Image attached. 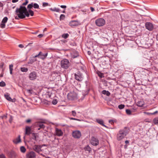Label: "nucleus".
I'll list each match as a JSON object with an SVG mask.
<instances>
[{
	"label": "nucleus",
	"mask_w": 158,
	"mask_h": 158,
	"mask_svg": "<svg viewBox=\"0 0 158 158\" xmlns=\"http://www.w3.org/2000/svg\"><path fill=\"white\" fill-rule=\"evenodd\" d=\"M36 61V59H35L33 57L31 59H30L28 62V64H32L33 62Z\"/></svg>",
	"instance_id": "cd10ccee"
},
{
	"label": "nucleus",
	"mask_w": 158,
	"mask_h": 158,
	"mask_svg": "<svg viewBox=\"0 0 158 158\" xmlns=\"http://www.w3.org/2000/svg\"><path fill=\"white\" fill-rule=\"evenodd\" d=\"M12 120V117H11L10 119L9 120V121L10 123H11Z\"/></svg>",
	"instance_id": "4d7b16f0"
},
{
	"label": "nucleus",
	"mask_w": 158,
	"mask_h": 158,
	"mask_svg": "<svg viewBox=\"0 0 158 158\" xmlns=\"http://www.w3.org/2000/svg\"><path fill=\"white\" fill-rule=\"evenodd\" d=\"M56 134L58 136H61L63 135V132L61 130L57 128H55Z\"/></svg>",
	"instance_id": "dca6fc26"
},
{
	"label": "nucleus",
	"mask_w": 158,
	"mask_h": 158,
	"mask_svg": "<svg viewBox=\"0 0 158 158\" xmlns=\"http://www.w3.org/2000/svg\"><path fill=\"white\" fill-rule=\"evenodd\" d=\"M74 76L75 79L79 81H81L83 79V75L80 72H78L77 73H75Z\"/></svg>",
	"instance_id": "39448f33"
},
{
	"label": "nucleus",
	"mask_w": 158,
	"mask_h": 158,
	"mask_svg": "<svg viewBox=\"0 0 158 158\" xmlns=\"http://www.w3.org/2000/svg\"><path fill=\"white\" fill-rule=\"evenodd\" d=\"M32 7H34L35 9H40L39 5L36 3L32 2L28 4L27 6L28 9H31Z\"/></svg>",
	"instance_id": "1a4fd4ad"
},
{
	"label": "nucleus",
	"mask_w": 158,
	"mask_h": 158,
	"mask_svg": "<svg viewBox=\"0 0 158 158\" xmlns=\"http://www.w3.org/2000/svg\"><path fill=\"white\" fill-rule=\"evenodd\" d=\"M37 135L36 133H32V139L36 141Z\"/></svg>",
	"instance_id": "7c9ffc66"
},
{
	"label": "nucleus",
	"mask_w": 158,
	"mask_h": 158,
	"mask_svg": "<svg viewBox=\"0 0 158 158\" xmlns=\"http://www.w3.org/2000/svg\"><path fill=\"white\" fill-rule=\"evenodd\" d=\"M27 90V92L28 93H30V94H32V92H31V91H32V90H31V89H28Z\"/></svg>",
	"instance_id": "3c124183"
},
{
	"label": "nucleus",
	"mask_w": 158,
	"mask_h": 158,
	"mask_svg": "<svg viewBox=\"0 0 158 158\" xmlns=\"http://www.w3.org/2000/svg\"><path fill=\"white\" fill-rule=\"evenodd\" d=\"M60 7L62 8L65 9L67 6L65 5H61L60 6Z\"/></svg>",
	"instance_id": "a18cd8bd"
},
{
	"label": "nucleus",
	"mask_w": 158,
	"mask_h": 158,
	"mask_svg": "<svg viewBox=\"0 0 158 158\" xmlns=\"http://www.w3.org/2000/svg\"><path fill=\"white\" fill-rule=\"evenodd\" d=\"M72 135L75 138H79L81 136V133L79 131H75L73 132Z\"/></svg>",
	"instance_id": "9d476101"
},
{
	"label": "nucleus",
	"mask_w": 158,
	"mask_h": 158,
	"mask_svg": "<svg viewBox=\"0 0 158 158\" xmlns=\"http://www.w3.org/2000/svg\"><path fill=\"white\" fill-rule=\"evenodd\" d=\"M71 113L72 115L74 117L77 114L75 110L72 111L71 112Z\"/></svg>",
	"instance_id": "ea45409f"
},
{
	"label": "nucleus",
	"mask_w": 158,
	"mask_h": 158,
	"mask_svg": "<svg viewBox=\"0 0 158 158\" xmlns=\"http://www.w3.org/2000/svg\"><path fill=\"white\" fill-rule=\"evenodd\" d=\"M153 122L155 124H158V117L155 118L153 119Z\"/></svg>",
	"instance_id": "473e14b6"
},
{
	"label": "nucleus",
	"mask_w": 158,
	"mask_h": 158,
	"mask_svg": "<svg viewBox=\"0 0 158 158\" xmlns=\"http://www.w3.org/2000/svg\"><path fill=\"white\" fill-rule=\"evenodd\" d=\"M21 152L23 153H24L26 152V149L24 146H21L20 148Z\"/></svg>",
	"instance_id": "a878e982"
},
{
	"label": "nucleus",
	"mask_w": 158,
	"mask_h": 158,
	"mask_svg": "<svg viewBox=\"0 0 158 158\" xmlns=\"http://www.w3.org/2000/svg\"><path fill=\"white\" fill-rule=\"evenodd\" d=\"M69 25L71 26H77L80 25V22L77 20H73L69 23Z\"/></svg>",
	"instance_id": "2eb2a0df"
},
{
	"label": "nucleus",
	"mask_w": 158,
	"mask_h": 158,
	"mask_svg": "<svg viewBox=\"0 0 158 158\" xmlns=\"http://www.w3.org/2000/svg\"><path fill=\"white\" fill-rule=\"evenodd\" d=\"M37 77V74L35 71L31 73L29 76V78L30 80L33 81L35 80Z\"/></svg>",
	"instance_id": "6e6552de"
},
{
	"label": "nucleus",
	"mask_w": 158,
	"mask_h": 158,
	"mask_svg": "<svg viewBox=\"0 0 158 158\" xmlns=\"http://www.w3.org/2000/svg\"><path fill=\"white\" fill-rule=\"evenodd\" d=\"M106 23L105 20L102 18L97 19L95 21L96 25L98 27L103 26Z\"/></svg>",
	"instance_id": "20e7f679"
},
{
	"label": "nucleus",
	"mask_w": 158,
	"mask_h": 158,
	"mask_svg": "<svg viewBox=\"0 0 158 158\" xmlns=\"http://www.w3.org/2000/svg\"><path fill=\"white\" fill-rule=\"evenodd\" d=\"M48 55V53H46L45 54H43L41 52V53L40 55V58L42 59H45Z\"/></svg>",
	"instance_id": "4be33fe9"
},
{
	"label": "nucleus",
	"mask_w": 158,
	"mask_h": 158,
	"mask_svg": "<svg viewBox=\"0 0 158 158\" xmlns=\"http://www.w3.org/2000/svg\"><path fill=\"white\" fill-rule=\"evenodd\" d=\"M91 143L93 145L97 146L99 143L98 140L94 137H92L91 139Z\"/></svg>",
	"instance_id": "f8f14e48"
},
{
	"label": "nucleus",
	"mask_w": 158,
	"mask_h": 158,
	"mask_svg": "<svg viewBox=\"0 0 158 158\" xmlns=\"http://www.w3.org/2000/svg\"><path fill=\"white\" fill-rule=\"evenodd\" d=\"M143 105V103H141V104L139 105V106H140V107H141V106H142Z\"/></svg>",
	"instance_id": "e2e57ef3"
},
{
	"label": "nucleus",
	"mask_w": 158,
	"mask_h": 158,
	"mask_svg": "<svg viewBox=\"0 0 158 158\" xmlns=\"http://www.w3.org/2000/svg\"><path fill=\"white\" fill-rule=\"evenodd\" d=\"M65 18V15H64L61 14L60 17V20L61 21L64 20Z\"/></svg>",
	"instance_id": "f704fd0d"
},
{
	"label": "nucleus",
	"mask_w": 158,
	"mask_h": 158,
	"mask_svg": "<svg viewBox=\"0 0 158 158\" xmlns=\"http://www.w3.org/2000/svg\"><path fill=\"white\" fill-rule=\"evenodd\" d=\"M102 94L104 95H106L108 96H109L110 95V92L108 91L103 90L102 91Z\"/></svg>",
	"instance_id": "b1692460"
},
{
	"label": "nucleus",
	"mask_w": 158,
	"mask_h": 158,
	"mask_svg": "<svg viewBox=\"0 0 158 158\" xmlns=\"http://www.w3.org/2000/svg\"><path fill=\"white\" fill-rule=\"evenodd\" d=\"M20 70L22 72H27L28 70V69L27 68L22 67L21 68Z\"/></svg>",
	"instance_id": "72a5a7b5"
},
{
	"label": "nucleus",
	"mask_w": 158,
	"mask_h": 158,
	"mask_svg": "<svg viewBox=\"0 0 158 158\" xmlns=\"http://www.w3.org/2000/svg\"><path fill=\"white\" fill-rule=\"evenodd\" d=\"M109 122L111 124H112L113 123H114V122H113V121L112 120H110L109 121Z\"/></svg>",
	"instance_id": "6e6d98bb"
},
{
	"label": "nucleus",
	"mask_w": 158,
	"mask_h": 158,
	"mask_svg": "<svg viewBox=\"0 0 158 158\" xmlns=\"http://www.w3.org/2000/svg\"><path fill=\"white\" fill-rule=\"evenodd\" d=\"M79 56L78 52H74V53L72 56V58H74L77 57V56Z\"/></svg>",
	"instance_id": "bb28decb"
},
{
	"label": "nucleus",
	"mask_w": 158,
	"mask_h": 158,
	"mask_svg": "<svg viewBox=\"0 0 158 158\" xmlns=\"http://www.w3.org/2000/svg\"><path fill=\"white\" fill-rule=\"evenodd\" d=\"M61 67L65 69H67L70 66V62L67 59H64L61 61Z\"/></svg>",
	"instance_id": "7ed1b4c3"
},
{
	"label": "nucleus",
	"mask_w": 158,
	"mask_h": 158,
	"mask_svg": "<svg viewBox=\"0 0 158 158\" xmlns=\"http://www.w3.org/2000/svg\"><path fill=\"white\" fill-rule=\"evenodd\" d=\"M69 118L70 120H77V121H80V120L79 119H77V118Z\"/></svg>",
	"instance_id": "c03bdc74"
},
{
	"label": "nucleus",
	"mask_w": 158,
	"mask_h": 158,
	"mask_svg": "<svg viewBox=\"0 0 158 158\" xmlns=\"http://www.w3.org/2000/svg\"><path fill=\"white\" fill-rule=\"evenodd\" d=\"M0 158H6L5 156L3 154L0 155Z\"/></svg>",
	"instance_id": "de8ad7c7"
},
{
	"label": "nucleus",
	"mask_w": 158,
	"mask_h": 158,
	"mask_svg": "<svg viewBox=\"0 0 158 158\" xmlns=\"http://www.w3.org/2000/svg\"><path fill=\"white\" fill-rule=\"evenodd\" d=\"M145 27L146 29L149 31H152L153 28V24L149 22H147L146 23Z\"/></svg>",
	"instance_id": "4468645a"
},
{
	"label": "nucleus",
	"mask_w": 158,
	"mask_h": 158,
	"mask_svg": "<svg viewBox=\"0 0 158 158\" xmlns=\"http://www.w3.org/2000/svg\"><path fill=\"white\" fill-rule=\"evenodd\" d=\"M41 53V52H40L37 55L33 57L35 59H36L35 58L37 57H39L40 58V55Z\"/></svg>",
	"instance_id": "79ce46f5"
},
{
	"label": "nucleus",
	"mask_w": 158,
	"mask_h": 158,
	"mask_svg": "<svg viewBox=\"0 0 158 158\" xmlns=\"http://www.w3.org/2000/svg\"><path fill=\"white\" fill-rule=\"evenodd\" d=\"M43 36V35L42 34H40L38 35V37L39 38H41Z\"/></svg>",
	"instance_id": "49530a36"
},
{
	"label": "nucleus",
	"mask_w": 158,
	"mask_h": 158,
	"mask_svg": "<svg viewBox=\"0 0 158 158\" xmlns=\"http://www.w3.org/2000/svg\"><path fill=\"white\" fill-rule=\"evenodd\" d=\"M19 47L21 48H23L24 47V46L22 44H20L19 45Z\"/></svg>",
	"instance_id": "09e8293b"
},
{
	"label": "nucleus",
	"mask_w": 158,
	"mask_h": 158,
	"mask_svg": "<svg viewBox=\"0 0 158 158\" xmlns=\"http://www.w3.org/2000/svg\"><path fill=\"white\" fill-rule=\"evenodd\" d=\"M21 142V139H20V136L19 135L18 137L15 138L13 140V142L15 144H17Z\"/></svg>",
	"instance_id": "6ab92c4d"
},
{
	"label": "nucleus",
	"mask_w": 158,
	"mask_h": 158,
	"mask_svg": "<svg viewBox=\"0 0 158 158\" xmlns=\"http://www.w3.org/2000/svg\"><path fill=\"white\" fill-rule=\"evenodd\" d=\"M31 128L29 126H26L25 129V135H29L31 133Z\"/></svg>",
	"instance_id": "f3484780"
},
{
	"label": "nucleus",
	"mask_w": 158,
	"mask_h": 158,
	"mask_svg": "<svg viewBox=\"0 0 158 158\" xmlns=\"http://www.w3.org/2000/svg\"><path fill=\"white\" fill-rule=\"evenodd\" d=\"M43 147V145H34L33 147V149L38 153L40 152L41 151V148Z\"/></svg>",
	"instance_id": "ddd939ff"
},
{
	"label": "nucleus",
	"mask_w": 158,
	"mask_h": 158,
	"mask_svg": "<svg viewBox=\"0 0 158 158\" xmlns=\"http://www.w3.org/2000/svg\"><path fill=\"white\" fill-rule=\"evenodd\" d=\"M3 6V4L1 2H0V6L2 7V6Z\"/></svg>",
	"instance_id": "13d9d810"
},
{
	"label": "nucleus",
	"mask_w": 158,
	"mask_h": 158,
	"mask_svg": "<svg viewBox=\"0 0 158 158\" xmlns=\"http://www.w3.org/2000/svg\"><path fill=\"white\" fill-rule=\"evenodd\" d=\"M28 3V0H26L25 1V2H24V3H23L21 6H25V5H27Z\"/></svg>",
	"instance_id": "a19ab883"
},
{
	"label": "nucleus",
	"mask_w": 158,
	"mask_h": 158,
	"mask_svg": "<svg viewBox=\"0 0 158 158\" xmlns=\"http://www.w3.org/2000/svg\"><path fill=\"white\" fill-rule=\"evenodd\" d=\"M3 74H0V77H3Z\"/></svg>",
	"instance_id": "0e129e2a"
},
{
	"label": "nucleus",
	"mask_w": 158,
	"mask_h": 158,
	"mask_svg": "<svg viewBox=\"0 0 158 158\" xmlns=\"http://www.w3.org/2000/svg\"><path fill=\"white\" fill-rule=\"evenodd\" d=\"M67 96L69 100H72L76 99L77 95L75 92H71L68 94Z\"/></svg>",
	"instance_id": "423d86ee"
},
{
	"label": "nucleus",
	"mask_w": 158,
	"mask_h": 158,
	"mask_svg": "<svg viewBox=\"0 0 158 158\" xmlns=\"http://www.w3.org/2000/svg\"><path fill=\"white\" fill-rule=\"evenodd\" d=\"M36 156L35 153L32 151L27 152L26 155V158H35Z\"/></svg>",
	"instance_id": "0eeeda50"
},
{
	"label": "nucleus",
	"mask_w": 158,
	"mask_h": 158,
	"mask_svg": "<svg viewBox=\"0 0 158 158\" xmlns=\"http://www.w3.org/2000/svg\"><path fill=\"white\" fill-rule=\"evenodd\" d=\"M46 28H45L44 30V31H46Z\"/></svg>",
	"instance_id": "338daca9"
},
{
	"label": "nucleus",
	"mask_w": 158,
	"mask_h": 158,
	"mask_svg": "<svg viewBox=\"0 0 158 158\" xmlns=\"http://www.w3.org/2000/svg\"><path fill=\"white\" fill-rule=\"evenodd\" d=\"M16 14L20 19H23L26 16L29 17L30 15L31 16L34 15V13L31 9H27L25 6H20L19 8H17L15 10Z\"/></svg>",
	"instance_id": "f257e3e1"
},
{
	"label": "nucleus",
	"mask_w": 158,
	"mask_h": 158,
	"mask_svg": "<svg viewBox=\"0 0 158 158\" xmlns=\"http://www.w3.org/2000/svg\"><path fill=\"white\" fill-rule=\"evenodd\" d=\"M96 122L98 123L99 124H100V125H102V126L106 127V128H107V127L104 124V121L103 120L101 119H96Z\"/></svg>",
	"instance_id": "aec40b11"
},
{
	"label": "nucleus",
	"mask_w": 158,
	"mask_h": 158,
	"mask_svg": "<svg viewBox=\"0 0 158 158\" xmlns=\"http://www.w3.org/2000/svg\"><path fill=\"white\" fill-rule=\"evenodd\" d=\"M48 3L47 2H44L43 3V7H45L48 5Z\"/></svg>",
	"instance_id": "37998d69"
},
{
	"label": "nucleus",
	"mask_w": 158,
	"mask_h": 158,
	"mask_svg": "<svg viewBox=\"0 0 158 158\" xmlns=\"http://www.w3.org/2000/svg\"><path fill=\"white\" fill-rule=\"evenodd\" d=\"M97 74L98 76L100 78H102L104 77V74L103 73L98 71L97 72Z\"/></svg>",
	"instance_id": "393cba45"
},
{
	"label": "nucleus",
	"mask_w": 158,
	"mask_h": 158,
	"mask_svg": "<svg viewBox=\"0 0 158 158\" xmlns=\"http://www.w3.org/2000/svg\"><path fill=\"white\" fill-rule=\"evenodd\" d=\"M13 65L12 64H11L9 65V69H10V73L11 74H12V71L13 70Z\"/></svg>",
	"instance_id": "2f4dec72"
},
{
	"label": "nucleus",
	"mask_w": 158,
	"mask_h": 158,
	"mask_svg": "<svg viewBox=\"0 0 158 158\" xmlns=\"http://www.w3.org/2000/svg\"><path fill=\"white\" fill-rule=\"evenodd\" d=\"M4 117H5L6 118V116H3V118H4Z\"/></svg>",
	"instance_id": "774afa93"
},
{
	"label": "nucleus",
	"mask_w": 158,
	"mask_h": 158,
	"mask_svg": "<svg viewBox=\"0 0 158 158\" xmlns=\"http://www.w3.org/2000/svg\"><path fill=\"white\" fill-rule=\"evenodd\" d=\"M31 122V120L30 119H27L26 121V122L27 123H30V122Z\"/></svg>",
	"instance_id": "8fccbe9b"
},
{
	"label": "nucleus",
	"mask_w": 158,
	"mask_h": 158,
	"mask_svg": "<svg viewBox=\"0 0 158 158\" xmlns=\"http://www.w3.org/2000/svg\"><path fill=\"white\" fill-rule=\"evenodd\" d=\"M157 113H158V111H156L154 112L153 113H151V114H156Z\"/></svg>",
	"instance_id": "5fc2aeb1"
},
{
	"label": "nucleus",
	"mask_w": 158,
	"mask_h": 158,
	"mask_svg": "<svg viewBox=\"0 0 158 158\" xmlns=\"http://www.w3.org/2000/svg\"><path fill=\"white\" fill-rule=\"evenodd\" d=\"M126 112L127 114L128 115H130L131 114V110L129 109H126Z\"/></svg>",
	"instance_id": "4c0bfd02"
},
{
	"label": "nucleus",
	"mask_w": 158,
	"mask_h": 158,
	"mask_svg": "<svg viewBox=\"0 0 158 158\" xmlns=\"http://www.w3.org/2000/svg\"><path fill=\"white\" fill-rule=\"evenodd\" d=\"M57 103V101L56 99H54L52 101V103L53 105H56Z\"/></svg>",
	"instance_id": "58836bf2"
},
{
	"label": "nucleus",
	"mask_w": 158,
	"mask_h": 158,
	"mask_svg": "<svg viewBox=\"0 0 158 158\" xmlns=\"http://www.w3.org/2000/svg\"><path fill=\"white\" fill-rule=\"evenodd\" d=\"M156 39L157 40H158V34H157V35H156Z\"/></svg>",
	"instance_id": "680f3d73"
},
{
	"label": "nucleus",
	"mask_w": 158,
	"mask_h": 158,
	"mask_svg": "<svg viewBox=\"0 0 158 158\" xmlns=\"http://www.w3.org/2000/svg\"><path fill=\"white\" fill-rule=\"evenodd\" d=\"M129 129L127 127H125L123 129L120 130L117 136V139L118 140H120L128 133Z\"/></svg>",
	"instance_id": "f03ea898"
},
{
	"label": "nucleus",
	"mask_w": 158,
	"mask_h": 158,
	"mask_svg": "<svg viewBox=\"0 0 158 158\" xmlns=\"http://www.w3.org/2000/svg\"><path fill=\"white\" fill-rule=\"evenodd\" d=\"M90 9L92 12H93L95 10L92 7H91Z\"/></svg>",
	"instance_id": "603ef678"
},
{
	"label": "nucleus",
	"mask_w": 158,
	"mask_h": 158,
	"mask_svg": "<svg viewBox=\"0 0 158 158\" xmlns=\"http://www.w3.org/2000/svg\"><path fill=\"white\" fill-rule=\"evenodd\" d=\"M5 98L8 101L13 102L12 99L10 96L9 94L8 93L5 94L4 95Z\"/></svg>",
	"instance_id": "412c9836"
},
{
	"label": "nucleus",
	"mask_w": 158,
	"mask_h": 158,
	"mask_svg": "<svg viewBox=\"0 0 158 158\" xmlns=\"http://www.w3.org/2000/svg\"><path fill=\"white\" fill-rule=\"evenodd\" d=\"M88 54H89V55H90L91 54V52L90 51H88Z\"/></svg>",
	"instance_id": "bf43d9fd"
},
{
	"label": "nucleus",
	"mask_w": 158,
	"mask_h": 158,
	"mask_svg": "<svg viewBox=\"0 0 158 158\" xmlns=\"http://www.w3.org/2000/svg\"><path fill=\"white\" fill-rule=\"evenodd\" d=\"M125 105L123 104H121L118 106V108L120 109H122L124 108Z\"/></svg>",
	"instance_id": "c9c22d12"
},
{
	"label": "nucleus",
	"mask_w": 158,
	"mask_h": 158,
	"mask_svg": "<svg viewBox=\"0 0 158 158\" xmlns=\"http://www.w3.org/2000/svg\"><path fill=\"white\" fill-rule=\"evenodd\" d=\"M35 125L40 127V128H44L45 126L43 124L42 122H37L35 123Z\"/></svg>",
	"instance_id": "a211bd4d"
},
{
	"label": "nucleus",
	"mask_w": 158,
	"mask_h": 158,
	"mask_svg": "<svg viewBox=\"0 0 158 158\" xmlns=\"http://www.w3.org/2000/svg\"><path fill=\"white\" fill-rule=\"evenodd\" d=\"M62 12V13H65V10H63V11Z\"/></svg>",
	"instance_id": "69168bd1"
},
{
	"label": "nucleus",
	"mask_w": 158,
	"mask_h": 158,
	"mask_svg": "<svg viewBox=\"0 0 158 158\" xmlns=\"http://www.w3.org/2000/svg\"><path fill=\"white\" fill-rule=\"evenodd\" d=\"M8 19L7 17H5L2 19L1 24L0 25V27L2 28L5 27V23L7 22Z\"/></svg>",
	"instance_id": "9b49d317"
},
{
	"label": "nucleus",
	"mask_w": 158,
	"mask_h": 158,
	"mask_svg": "<svg viewBox=\"0 0 158 158\" xmlns=\"http://www.w3.org/2000/svg\"><path fill=\"white\" fill-rule=\"evenodd\" d=\"M69 36V35L68 33H64L61 35L62 37L65 39L67 38Z\"/></svg>",
	"instance_id": "c85d7f7f"
},
{
	"label": "nucleus",
	"mask_w": 158,
	"mask_h": 158,
	"mask_svg": "<svg viewBox=\"0 0 158 158\" xmlns=\"http://www.w3.org/2000/svg\"><path fill=\"white\" fill-rule=\"evenodd\" d=\"M125 143H126V144H127V143H129V141L128 140H126L125 141Z\"/></svg>",
	"instance_id": "052dcab7"
},
{
	"label": "nucleus",
	"mask_w": 158,
	"mask_h": 158,
	"mask_svg": "<svg viewBox=\"0 0 158 158\" xmlns=\"http://www.w3.org/2000/svg\"><path fill=\"white\" fill-rule=\"evenodd\" d=\"M18 0H12V2L13 3H15L18 2Z\"/></svg>",
	"instance_id": "864d4df0"
},
{
	"label": "nucleus",
	"mask_w": 158,
	"mask_h": 158,
	"mask_svg": "<svg viewBox=\"0 0 158 158\" xmlns=\"http://www.w3.org/2000/svg\"><path fill=\"white\" fill-rule=\"evenodd\" d=\"M84 149L85 151H88L89 152H90L91 151V148L88 145H87V146L85 147Z\"/></svg>",
	"instance_id": "c756f323"
},
{
	"label": "nucleus",
	"mask_w": 158,
	"mask_h": 158,
	"mask_svg": "<svg viewBox=\"0 0 158 158\" xmlns=\"http://www.w3.org/2000/svg\"><path fill=\"white\" fill-rule=\"evenodd\" d=\"M49 9L52 11H55L57 12H60V10L59 9L56 7L54 8H51Z\"/></svg>",
	"instance_id": "5701e85b"
},
{
	"label": "nucleus",
	"mask_w": 158,
	"mask_h": 158,
	"mask_svg": "<svg viewBox=\"0 0 158 158\" xmlns=\"http://www.w3.org/2000/svg\"><path fill=\"white\" fill-rule=\"evenodd\" d=\"M6 84L5 82L3 81L0 82V86L1 87H4L5 86Z\"/></svg>",
	"instance_id": "e433bc0d"
}]
</instances>
